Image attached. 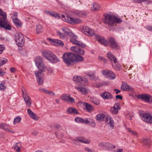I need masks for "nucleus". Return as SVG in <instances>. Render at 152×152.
Listing matches in <instances>:
<instances>
[{
    "mask_svg": "<svg viewBox=\"0 0 152 152\" xmlns=\"http://www.w3.org/2000/svg\"><path fill=\"white\" fill-rule=\"evenodd\" d=\"M122 20L120 18L110 14H107L105 16L104 22L109 26H113L115 23H118L121 22Z\"/></svg>",
    "mask_w": 152,
    "mask_h": 152,
    "instance_id": "f03ea898",
    "label": "nucleus"
},
{
    "mask_svg": "<svg viewBox=\"0 0 152 152\" xmlns=\"http://www.w3.org/2000/svg\"><path fill=\"white\" fill-rule=\"evenodd\" d=\"M4 49L3 45H0V54L1 53Z\"/></svg>",
    "mask_w": 152,
    "mask_h": 152,
    "instance_id": "13d9d810",
    "label": "nucleus"
},
{
    "mask_svg": "<svg viewBox=\"0 0 152 152\" xmlns=\"http://www.w3.org/2000/svg\"><path fill=\"white\" fill-rule=\"evenodd\" d=\"M54 127L56 128V130L60 128V126L59 125H55Z\"/></svg>",
    "mask_w": 152,
    "mask_h": 152,
    "instance_id": "338daca9",
    "label": "nucleus"
},
{
    "mask_svg": "<svg viewBox=\"0 0 152 152\" xmlns=\"http://www.w3.org/2000/svg\"><path fill=\"white\" fill-rule=\"evenodd\" d=\"M21 120V118L20 116H18L15 117L13 121L14 124H18L20 122Z\"/></svg>",
    "mask_w": 152,
    "mask_h": 152,
    "instance_id": "79ce46f5",
    "label": "nucleus"
},
{
    "mask_svg": "<svg viewBox=\"0 0 152 152\" xmlns=\"http://www.w3.org/2000/svg\"><path fill=\"white\" fill-rule=\"evenodd\" d=\"M88 76L91 80H94L95 78V76L94 74H88Z\"/></svg>",
    "mask_w": 152,
    "mask_h": 152,
    "instance_id": "5fc2aeb1",
    "label": "nucleus"
},
{
    "mask_svg": "<svg viewBox=\"0 0 152 152\" xmlns=\"http://www.w3.org/2000/svg\"><path fill=\"white\" fill-rule=\"evenodd\" d=\"M48 39L51 43L54 44L56 45L63 46L64 45L63 42L60 40L56 39Z\"/></svg>",
    "mask_w": 152,
    "mask_h": 152,
    "instance_id": "5701e85b",
    "label": "nucleus"
},
{
    "mask_svg": "<svg viewBox=\"0 0 152 152\" xmlns=\"http://www.w3.org/2000/svg\"><path fill=\"white\" fill-rule=\"evenodd\" d=\"M54 15H55V16H54V17H55L56 18H61L59 15L58 14L54 13Z\"/></svg>",
    "mask_w": 152,
    "mask_h": 152,
    "instance_id": "e2e57ef3",
    "label": "nucleus"
},
{
    "mask_svg": "<svg viewBox=\"0 0 152 152\" xmlns=\"http://www.w3.org/2000/svg\"><path fill=\"white\" fill-rule=\"evenodd\" d=\"M57 35H58L60 38H63L65 37L64 34L62 33L60 31H57Z\"/></svg>",
    "mask_w": 152,
    "mask_h": 152,
    "instance_id": "3c124183",
    "label": "nucleus"
},
{
    "mask_svg": "<svg viewBox=\"0 0 152 152\" xmlns=\"http://www.w3.org/2000/svg\"><path fill=\"white\" fill-rule=\"evenodd\" d=\"M143 2H145L146 4H150L152 3V0H143Z\"/></svg>",
    "mask_w": 152,
    "mask_h": 152,
    "instance_id": "6e6d98bb",
    "label": "nucleus"
},
{
    "mask_svg": "<svg viewBox=\"0 0 152 152\" xmlns=\"http://www.w3.org/2000/svg\"><path fill=\"white\" fill-rule=\"evenodd\" d=\"M102 73L103 75L111 80L114 79L116 77V75L111 71L107 70H103L102 71Z\"/></svg>",
    "mask_w": 152,
    "mask_h": 152,
    "instance_id": "9b49d317",
    "label": "nucleus"
},
{
    "mask_svg": "<svg viewBox=\"0 0 152 152\" xmlns=\"http://www.w3.org/2000/svg\"><path fill=\"white\" fill-rule=\"evenodd\" d=\"M110 111L112 114L115 115L118 113V110L113 107H111L110 109Z\"/></svg>",
    "mask_w": 152,
    "mask_h": 152,
    "instance_id": "49530a36",
    "label": "nucleus"
},
{
    "mask_svg": "<svg viewBox=\"0 0 152 152\" xmlns=\"http://www.w3.org/2000/svg\"><path fill=\"white\" fill-rule=\"evenodd\" d=\"M137 97L138 99H141L143 100H144L146 102H152V97L149 95L139 94L137 96Z\"/></svg>",
    "mask_w": 152,
    "mask_h": 152,
    "instance_id": "f8f14e48",
    "label": "nucleus"
},
{
    "mask_svg": "<svg viewBox=\"0 0 152 152\" xmlns=\"http://www.w3.org/2000/svg\"><path fill=\"white\" fill-rule=\"evenodd\" d=\"M42 54L52 63H56L60 61L59 59L53 53L49 51L44 52Z\"/></svg>",
    "mask_w": 152,
    "mask_h": 152,
    "instance_id": "20e7f679",
    "label": "nucleus"
},
{
    "mask_svg": "<svg viewBox=\"0 0 152 152\" xmlns=\"http://www.w3.org/2000/svg\"><path fill=\"white\" fill-rule=\"evenodd\" d=\"M39 90L42 91L46 94H48L51 96H53L55 94L52 91H49L43 88H39Z\"/></svg>",
    "mask_w": 152,
    "mask_h": 152,
    "instance_id": "473e14b6",
    "label": "nucleus"
},
{
    "mask_svg": "<svg viewBox=\"0 0 152 152\" xmlns=\"http://www.w3.org/2000/svg\"><path fill=\"white\" fill-rule=\"evenodd\" d=\"M95 39L99 42L105 46H107L108 42L104 37L98 34L95 35Z\"/></svg>",
    "mask_w": 152,
    "mask_h": 152,
    "instance_id": "4468645a",
    "label": "nucleus"
},
{
    "mask_svg": "<svg viewBox=\"0 0 152 152\" xmlns=\"http://www.w3.org/2000/svg\"><path fill=\"white\" fill-rule=\"evenodd\" d=\"M0 128L7 131L8 130V129H10V127L8 125L4 123H1L0 124Z\"/></svg>",
    "mask_w": 152,
    "mask_h": 152,
    "instance_id": "e433bc0d",
    "label": "nucleus"
},
{
    "mask_svg": "<svg viewBox=\"0 0 152 152\" xmlns=\"http://www.w3.org/2000/svg\"><path fill=\"white\" fill-rule=\"evenodd\" d=\"M85 124H89L94 120L91 118H87L85 119Z\"/></svg>",
    "mask_w": 152,
    "mask_h": 152,
    "instance_id": "a18cd8bd",
    "label": "nucleus"
},
{
    "mask_svg": "<svg viewBox=\"0 0 152 152\" xmlns=\"http://www.w3.org/2000/svg\"><path fill=\"white\" fill-rule=\"evenodd\" d=\"M110 47L114 49H118L119 45L115 39L112 37H109L107 38Z\"/></svg>",
    "mask_w": 152,
    "mask_h": 152,
    "instance_id": "9d476101",
    "label": "nucleus"
},
{
    "mask_svg": "<svg viewBox=\"0 0 152 152\" xmlns=\"http://www.w3.org/2000/svg\"><path fill=\"white\" fill-rule=\"evenodd\" d=\"M54 15H55V16H54V17H55L56 18H61L59 15L58 14L54 13Z\"/></svg>",
    "mask_w": 152,
    "mask_h": 152,
    "instance_id": "0e129e2a",
    "label": "nucleus"
},
{
    "mask_svg": "<svg viewBox=\"0 0 152 152\" xmlns=\"http://www.w3.org/2000/svg\"><path fill=\"white\" fill-rule=\"evenodd\" d=\"M120 104L119 103H116L114 105L113 107L119 110L120 109Z\"/></svg>",
    "mask_w": 152,
    "mask_h": 152,
    "instance_id": "8fccbe9b",
    "label": "nucleus"
},
{
    "mask_svg": "<svg viewBox=\"0 0 152 152\" xmlns=\"http://www.w3.org/2000/svg\"><path fill=\"white\" fill-rule=\"evenodd\" d=\"M100 96L104 99H110L113 98L112 95L107 91L102 93Z\"/></svg>",
    "mask_w": 152,
    "mask_h": 152,
    "instance_id": "a211bd4d",
    "label": "nucleus"
},
{
    "mask_svg": "<svg viewBox=\"0 0 152 152\" xmlns=\"http://www.w3.org/2000/svg\"><path fill=\"white\" fill-rule=\"evenodd\" d=\"M141 141L144 145L149 147L151 143L150 140L146 138H143L142 139Z\"/></svg>",
    "mask_w": 152,
    "mask_h": 152,
    "instance_id": "2f4dec72",
    "label": "nucleus"
},
{
    "mask_svg": "<svg viewBox=\"0 0 152 152\" xmlns=\"http://www.w3.org/2000/svg\"><path fill=\"white\" fill-rule=\"evenodd\" d=\"M36 33L37 34H39L42 31V27L41 25H37L36 26Z\"/></svg>",
    "mask_w": 152,
    "mask_h": 152,
    "instance_id": "ea45409f",
    "label": "nucleus"
},
{
    "mask_svg": "<svg viewBox=\"0 0 152 152\" xmlns=\"http://www.w3.org/2000/svg\"><path fill=\"white\" fill-rule=\"evenodd\" d=\"M7 62V60L6 58H2L0 61V66L6 63Z\"/></svg>",
    "mask_w": 152,
    "mask_h": 152,
    "instance_id": "de8ad7c7",
    "label": "nucleus"
},
{
    "mask_svg": "<svg viewBox=\"0 0 152 152\" xmlns=\"http://www.w3.org/2000/svg\"><path fill=\"white\" fill-rule=\"evenodd\" d=\"M99 146L104 149L109 150L110 148H115V146L113 145L106 142H101L99 143Z\"/></svg>",
    "mask_w": 152,
    "mask_h": 152,
    "instance_id": "dca6fc26",
    "label": "nucleus"
},
{
    "mask_svg": "<svg viewBox=\"0 0 152 152\" xmlns=\"http://www.w3.org/2000/svg\"><path fill=\"white\" fill-rule=\"evenodd\" d=\"M75 140L76 141H78L86 144H88L90 143L89 140L86 139L83 137H76Z\"/></svg>",
    "mask_w": 152,
    "mask_h": 152,
    "instance_id": "b1692460",
    "label": "nucleus"
},
{
    "mask_svg": "<svg viewBox=\"0 0 152 152\" xmlns=\"http://www.w3.org/2000/svg\"><path fill=\"white\" fill-rule=\"evenodd\" d=\"M15 40L18 46H23L24 43V39L23 36L22 34H16L15 35Z\"/></svg>",
    "mask_w": 152,
    "mask_h": 152,
    "instance_id": "423d86ee",
    "label": "nucleus"
},
{
    "mask_svg": "<svg viewBox=\"0 0 152 152\" xmlns=\"http://www.w3.org/2000/svg\"><path fill=\"white\" fill-rule=\"evenodd\" d=\"M89 124H90V126L92 127H94L96 125V124L94 121H93L90 123Z\"/></svg>",
    "mask_w": 152,
    "mask_h": 152,
    "instance_id": "4d7b16f0",
    "label": "nucleus"
},
{
    "mask_svg": "<svg viewBox=\"0 0 152 152\" xmlns=\"http://www.w3.org/2000/svg\"><path fill=\"white\" fill-rule=\"evenodd\" d=\"M115 97L116 99H119L120 100L122 99V97L121 95H117L115 96Z\"/></svg>",
    "mask_w": 152,
    "mask_h": 152,
    "instance_id": "bf43d9fd",
    "label": "nucleus"
},
{
    "mask_svg": "<svg viewBox=\"0 0 152 152\" xmlns=\"http://www.w3.org/2000/svg\"><path fill=\"white\" fill-rule=\"evenodd\" d=\"M82 32L89 36H92L94 35V32L87 26H83L82 28Z\"/></svg>",
    "mask_w": 152,
    "mask_h": 152,
    "instance_id": "6e6552de",
    "label": "nucleus"
},
{
    "mask_svg": "<svg viewBox=\"0 0 152 152\" xmlns=\"http://www.w3.org/2000/svg\"><path fill=\"white\" fill-rule=\"evenodd\" d=\"M45 12L47 14H48L52 17H54L55 16L54 12H51L49 11H46Z\"/></svg>",
    "mask_w": 152,
    "mask_h": 152,
    "instance_id": "864d4df0",
    "label": "nucleus"
},
{
    "mask_svg": "<svg viewBox=\"0 0 152 152\" xmlns=\"http://www.w3.org/2000/svg\"><path fill=\"white\" fill-rule=\"evenodd\" d=\"M0 15L2 17V18H0L3 21L4 23H5L7 26V25H10L9 22L7 20L6 13L3 12L1 9H0Z\"/></svg>",
    "mask_w": 152,
    "mask_h": 152,
    "instance_id": "f3484780",
    "label": "nucleus"
},
{
    "mask_svg": "<svg viewBox=\"0 0 152 152\" xmlns=\"http://www.w3.org/2000/svg\"><path fill=\"white\" fill-rule=\"evenodd\" d=\"M62 57L64 62L68 66L72 65L74 62H80L83 59L82 56L71 53L64 54Z\"/></svg>",
    "mask_w": 152,
    "mask_h": 152,
    "instance_id": "f257e3e1",
    "label": "nucleus"
},
{
    "mask_svg": "<svg viewBox=\"0 0 152 152\" xmlns=\"http://www.w3.org/2000/svg\"><path fill=\"white\" fill-rule=\"evenodd\" d=\"M10 71L12 72H14L15 71V69L14 67H12L10 69Z\"/></svg>",
    "mask_w": 152,
    "mask_h": 152,
    "instance_id": "774afa93",
    "label": "nucleus"
},
{
    "mask_svg": "<svg viewBox=\"0 0 152 152\" xmlns=\"http://www.w3.org/2000/svg\"><path fill=\"white\" fill-rule=\"evenodd\" d=\"M67 20L69 23L72 24H79L81 22V20L80 19L77 18H73L71 17L68 18Z\"/></svg>",
    "mask_w": 152,
    "mask_h": 152,
    "instance_id": "aec40b11",
    "label": "nucleus"
},
{
    "mask_svg": "<svg viewBox=\"0 0 152 152\" xmlns=\"http://www.w3.org/2000/svg\"><path fill=\"white\" fill-rule=\"evenodd\" d=\"M12 21L14 23L16 26L17 28H20L22 26V24L21 22L17 18L13 19Z\"/></svg>",
    "mask_w": 152,
    "mask_h": 152,
    "instance_id": "c85d7f7f",
    "label": "nucleus"
},
{
    "mask_svg": "<svg viewBox=\"0 0 152 152\" xmlns=\"http://www.w3.org/2000/svg\"><path fill=\"white\" fill-rule=\"evenodd\" d=\"M4 85V83H2L0 84V89L1 90H2L3 91H4L6 89V87Z\"/></svg>",
    "mask_w": 152,
    "mask_h": 152,
    "instance_id": "09e8293b",
    "label": "nucleus"
},
{
    "mask_svg": "<svg viewBox=\"0 0 152 152\" xmlns=\"http://www.w3.org/2000/svg\"><path fill=\"white\" fill-rule=\"evenodd\" d=\"M140 115L144 121L149 124H152V116L151 115L147 113H142Z\"/></svg>",
    "mask_w": 152,
    "mask_h": 152,
    "instance_id": "1a4fd4ad",
    "label": "nucleus"
},
{
    "mask_svg": "<svg viewBox=\"0 0 152 152\" xmlns=\"http://www.w3.org/2000/svg\"><path fill=\"white\" fill-rule=\"evenodd\" d=\"M76 37H74V38H71L70 41L73 44L76 45H78L80 46H81L83 48H85L86 47V45L83 43L77 41L75 38H76Z\"/></svg>",
    "mask_w": 152,
    "mask_h": 152,
    "instance_id": "412c9836",
    "label": "nucleus"
},
{
    "mask_svg": "<svg viewBox=\"0 0 152 152\" xmlns=\"http://www.w3.org/2000/svg\"><path fill=\"white\" fill-rule=\"evenodd\" d=\"M43 72L41 71H36L35 73L37 77V82L39 85H41L43 83V80L40 77L41 74Z\"/></svg>",
    "mask_w": 152,
    "mask_h": 152,
    "instance_id": "6ab92c4d",
    "label": "nucleus"
},
{
    "mask_svg": "<svg viewBox=\"0 0 152 152\" xmlns=\"http://www.w3.org/2000/svg\"><path fill=\"white\" fill-rule=\"evenodd\" d=\"M107 56L109 59L110 60L113 61V62L117 60L116 58L112 54L111 52H108L107 53Z\"/></svg>",
    "mask_w": 152,
    "mask_h": 152,
    "instance_id": "c9c22d12",
    "label": "nucleus"
},
{
    "mask_svg": "<svg viewBox=\"0 0 152 152\" xmlns=\"http://www.w3.org/2000/svg\"><path fill=\"white\" fill-rule=\"evenodd\" d=\"M66 113L68 114H78L79 113L77 109L72 107L68 108L66 110Z\"/></svg>",
    "mask_w": 152,
    "mask_h": 152,
    "instance_id": "4be33fe9",
    "label": "nucleus"
},
{
    "mask_svg": "<svg viewBox=\"0 0 152 152\" xmlns=\"http://www.w3.org/2000/svg\"><path fill=\"white\" fill-rule=\"evenodd\" d=\"M73 80L77 84L80 86H86L88 84L87 79L83 77L75 75L73 77Z\"/></svg>",
    "mask_w": 152,
    "mask_h": 152,
    "instance_id": "7ed1b4c3",
    "label": "nucleus"
},
{
    "mask_svg": "<svg viewBox=\"0 0 152 152\" xmlns=\"http://www.w3.org/2000/svg\"><path fill=\"white\" fill-rule=\"evenodd\" d=\"M61 30L63 31L64 33L70 37L73 36V34L71 31L66 27L62 28H61Z\"/></svg>",
    "mask_w": 152,
    "mask_h": 152,
    "instance_id": "cd10ccee",
    "label": "nucleus"
},
{
    "mask_svg": "<svg viewBox=\"0 0 152 152\" xmlns=\"http://www.w3.org/2000/svg\"><path fill=\"white\" fill-rule=\"evenodd\" d=\"M143 0H134V1L137 3H141L143 2Z\"/></svg>",
    "mask_w": 152,
    "mask_h": 152,
    "instance_id": "69168bd1",
    "label": "nucleus"
},
{
    "mask_svg": "<svg viewBox=\"0 0 152 152\" xmlns=\"http://www.w3.org/2000/svg\"><path fill=\"white\" fill-rule=\"evenodd\" d=\"M71 50L75 53L80 55H84L85 54L84 50L79 47L72 46L70 48Z\"/></svg>",
    "mask_w": 152,
    "mask_h": 152,
    "instance_id": "2eb2a0df",
    "label": "nucleus"
},
{
    "mask_svg": "<svg viewBox=\"0 0 152 152\" xmlns=\"http://www.w3.org/2000/svg\"><path fill=\"white\" fill-rule=\"evenodd\" d=\"M92 102L94 104L96 105H98L99 103V100L97 99H94Z\"/></svg>",
    "mask_w": 152,
    "mask_h": 152,
    "instance_id": "603ef678",
    "label": "nucleus"
},
{
    "mask_svg": "<svg viewBox=\"0 0 152 152\" xmlns=\"http://www.w3.org/2000/svg\"><path fill=\"white\" fill-rule=\"evenodd\" d=\"M69 101H70L71 102H73L75 101V99L71 97L70 96L69 99Z\"/></svg>",
    "mask_w": 152,
    "mask_h": 152,
    "instance_id": "052dcab7",
    "label": "nucleus"
},
{
    "mask_svg": "<svg viewBox=\"0 0 152 152\" xmlns=\"http://www.w3.org/2000/svg\"><path fill=\"white\" fill-rule=\"evenodd\" d=\"M22 92L24 101L27 106L30 107L31 105V100L30 97L27 94V92L24 88L22 87L21 88Z\"/></svg>",
    "mask_w": 152,
    "mask_h": 152,
    "instance_id": "0eeeda50",
    "label": "nucleus"
},
{
    "mask_svg": "<svg viewBox=\"0 0 152 152\" xmlns=\"http://www.w3.org/2000/svg\"><path fill=\"white\" fill-rule=\"evenodd\" d=\"M36 65L39 69V71H45V66L43 61V59L41 57H37L35 59Z\"/></svg>",
    "mask_w": 152,
    "mask_h": 152,
    "instance_id": "39448f33",
    "label": "nucleus"
},
{
    "mask_svg": "<svg viewBox=\"0 0 152 152\" xmlns=\"http://www.w3.org/2000/svg\"><path fill=\"white\" fill-rule=\"evenodd\" d=\"M121 89L124 91H128L131 92L133 93L135 92L134 88L132 86H130L125 82H123L121 87Z\"/></svg>",
    "mask_w": 152,
    "mask_h": 152,
    "instance_id": "ddd939ff",
    "label": "nucleus"
},
{
    "mask_svg": "<svg viewBox=\"0 0 152 152\" xmlns=\"http://www.w3.org/2000/svg\"><path fill=\"white\" fill-rule=\"evenodd\" d=\"M21 146V143L20 142H19L16 143L15 145V146L14 147V149L17 151H20V147Z\"/></svg>",
    "mask_w": 152,
    "mask_h": 152,
    "instance_id": "a19ab883",
    "label": "nucleus"
},
{
    "mask_svg": "<svg viewBox=\"0 0 152 152\" xmlns=\"http://www.w3.org/2000/svg\"><path fill=\"white\" fill-rule=\"evenodd\" d=\"M83 104L85 106L87 112L89 113L92 112L93 107L91 104L87 103H83Z\"/></svg>",
    "mask_w": 152,
    "mask_h": 152,
    "instance_id": "c756f323",
    "label": "nucleus"
},
{
    "mask_svg": "<svg viewBox=\"0 0 152 152\" xmlns=\"http://www.w3.org/2000/svg\"><path fill=\"white\" fill-rule=\"evenodd\" d=\"M75 120L76 122L77 123H82L85 124V119L80 117H76L75 118Z\"/></svg>",
    "mask_w": 152,
    "mask_h": 152,
    "instance_id": "58836bf2",
    "label": "nucleus"
},
{
    "mask_svg": "<svg viewBox=\"0 0 152 152\" xmlns=\"http://www.w3.org/2000/svg\"><path fill=\"white\" fill-rule=\"evenodd\" d=\"M99 5L96 3H94L93 4V6L91 7V10L93 11H96L98 10L100 8Z\"/></svg>",
    "mask_w": 152,
    "mask_h": 152,
    "instance_id": "72a5a7b5",
    "label": "nucleus"
},
{
    "mask_svg": "<svg viewBox=\"0 0 152 152\" xmlns=\"http://www.w3.org/2000/svg\"><path fill=\"white\" fill-rule=\"evenodd\" d=\"M112 64L113 68L115 70H120L121 69V66L118 62H117V60L113 63H112Z\"/></svg>",
    "mask_w": 152,
    "mask_h": 152,
    "instance_id": "a878e982",
    "label": "nucleus"
},
{
    "mask_svg": "<svg viewBox=\"0 0 152 152\" xmlns=\"http://www.w3.org/2000/svg\"><path fill=\"white\" fill-rule=\"evenodd\" d=\"M86 13L83 11H80L77 12V15L79 17H82L86 16Z\"/></svg>",
    "mask_w": 152,
    "mask_h": 152,
    "instance_id": "c03bdc74",
    "label": "nucleus"
},
{
    "mask_svg": "<svg viewBox=\"0 0 152 152\" xmlns=\"http://www.w3.org/2000/svg\"><path fill=\"white\" fill-rule=\"evenodd\" d=\"M70 95L62 96L61 97V99L64 101L68 102Z\"/></svg>",
    "mask_w": 152,
    "mask_h": 152,
    "instance_id": "37998d69",
    "label": "nucleus"
},
{
    "mask_svg": "<svg viewBox=\"0 0 152 152\" xmlns=\"http://www.w3.org/2000/svg\"><path fill=\"white\" fill-rule=\"evenodd\" d=\"M38 133V132L35 130L33 131L32 132V134L34 136H36Z\"/></svg>",
    "mask_w": 152,
    "mask_h": 152,
    "instance_id": "680f3d73",
    "label": "nucleus"
},
{
    "mask_svg": "<svg viewBox=\"0 0 152 152\" xmlns=\"http://www.w3.org/2000/svg\"><path fill=\"white\" fill-rule=\"evenodd\" d=\"M0 27L4 28L6 29L10 30L11 27L10 25H7L5 23H4L3 21L0 18Z\"/></svg>",
    "mask_w": 152,
    "mask_h": 152,
    "instance_id": "393cba45",
    "label": "nucleus"
},
{
    "mask_svg": "<svg viewBox=\"0 0 152 152\" xmlns=\"http://www.w3.org/2000/svg\"><path fill=\"white\" fill-rule=\"evenodd\" d=\"M105 118V115L103 114H98L96 117V119L98 121H103Z\"/></svg>",
    "mask_w": 152,
    "mask_h": 152,
    "instance_id": "4c0bfd02",
    "label": "nucleus"
},
{
    "mask_svg": "<svg viewBox=\"0 0 152 152\" xmlns=\"http://www.w3.org/2000/svg\"><path fill=\"white\" fill-rule=\"evenodd\" d=\"M75 88L83 94L86 95L87 93V90L85 88L76 86L75 87Z\"/></svg>",
    "mask_w": 152,
    "mask_h": 152,
    "instance_id": "7c9ffc66",
    "label": "nucleus"
},
{
    "mask_svg": "<svg viewBox=\"0 0 152 152\" xmlns=\"http://www.w3.org/2000/svg\"><path fill=\"white\" fill-rule=\"evenodd\" d=\"M29 116L33 119L35 120H37L38 117L36 114L33 112L30 109H28L27 110Z\"/></svg>",
    "mask_w": 152,
    "mask_h": 152,
    "instance_id": "bb28decb",
    "label": "nucleus"
},
{
    "mask_svg": "<svg viewBox=\"0 0 152 152\" xmlns=\"http://www.w3.org/2000/svg\"><path fill=\"white\" fill-rule=\"evenodd\" d=\"M105 121L106 122H108L107 124H109L111 127L113 126V121L111 118L107 117L106 118Z\"/></svg>",
    "mask_w": 152,
    "mask_h": 152,
    "instance_id": "f704fd0d",
    "label": "nucleus"
}]
</instances>
